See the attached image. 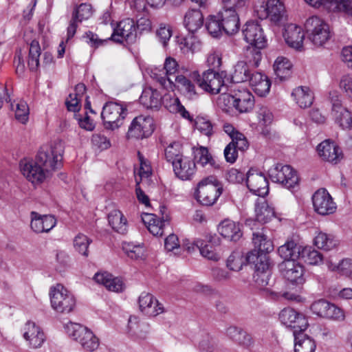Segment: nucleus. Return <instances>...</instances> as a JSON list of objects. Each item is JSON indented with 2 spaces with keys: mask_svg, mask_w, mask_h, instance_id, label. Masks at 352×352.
Here are the masks:
<instances>
[{
  "mask_svg": "<svg viewBox=\"0 0 352 352\" xmlns=\"http://www.w3.org/2000/svg\"><path fill=\"white\" fill-rule=\"evenodd\" d=\"M92 242L86 235L78 234L74 239V246L76 251L85 256H88V248Z\"/></svg>",
  "mask_w": 352,
  "mask_h": 352,
  "instance_id": "obj_59",
  "label": "nucleus"
},
{
  "mask_svg": "<svg viewBox=\"0 0 352 352\" xmlns=\"http://www.w3.org/2000/svg\"><path fill=\"white\" fill-rule=\"evenodd\" d=\"M63 146L60 141L52 144H45L40 148L36 160L51 175L52 172L61 166Z\"/></svg>",
  "mask_w": 352,
  "mask_h": 352,
  "instance_id": "obj_2",
  "label": "nucleus"
},
{
  "mask_svg": "<svg viewBox=\"0 0 352 352\" xmlns=\"http://www.w3.org/2000/svg\"><path fill=\"white\" fill-rule=\"evenodd\" d=\"M179 65L176 60L172 57H167L164 63L162 70L157 68L151 72V76L165 89L172 88L173 76L178 74Z\"/></svg>",
  "mask_w": 352,
  "mask_h": 352,
  "instance_id": "obj_9",
  "label": "nucleus"
},
{
  "mask_svg": "<svg viewBox=\"0 0 352 352\" xmlns=\"http://www.w3.org/2000/svg\"><path fill=\"white\" fill-rule=\"evenodd\" d=\"M305 29L309 40L315 46H322L330 38L328 24L317 16H310L306 20Z\"/></svg>",
  "mask_w": 352,
  "mask_h": 352,
  "instance_id": "obj_6",
  "label": "nucleus"
},
{
  "mask_svg": "<svg viewBox=\"0 0 352 352\" xmlns=\"http://www.w3.org/2000/svg\"><path fill=\"white\" fill-rule=\"evenodd\" d=\"M275 74L280 80H284L292 74V64L285 57H278L274 64Z\"/></svg>",
  "mask_w": 352,
  "mask_h": 352,
  "instance_id": "obj_46",
  "label": "nucleus"
},
{
  "mask_svg": "<svg viewBox=\"0 0 352 352\" xmlns=\"http://www.w3.org/2000/svg\"><path fill=\"white\" fill-rule=\"evenodd\" d=\"M248 262L254 265V273L253 279L256 286L261 289H265L270 285L271 270L268 257L265 256H257L252 253L247 256Z\"/></svg>",
  "mask_w": 352,
  "mask_h": 352,
  "instance_id": "obj_8",
  "label": "nucleus"
},
{
  "mask_svg": "<svg viewBox=\"0 0 352 352\" xmlns=\"http://www.w3.org/2000/svg\"><path fill=\"white\" fill-rule=\"evenodd\" d=\"M292 96L301 108H307L313 103L314 96L307 87H298L294 89Z\"/></svg>",
  "mask_w": 352,
  "mask_h": 352,
  "instance_id": "obj_41",
  "label": "nucleus"
},
{
  "mask_svg": "<svg viewBox=\"0 0 352 352\" xmlns=\"http://www.w3.org/2000/svg\"><path fill=\"white\" fill-rule=\"evenodd\" d=\"M173 78L174 86L188 98L193 99L197 96L196 87L190 79L182 74H177Z\"/></svg>",
  "mask_w": 352,
  "mask_h": 352,
  "instance_id": "obj_38",
  "label": "nucleus"
},
{
  "mask_svg": "<svg viewBox=\"0 0 352 352\" xmlns=\"http://www.w3.org/2000/svg\"><path fill=\"white\" fill-rule=\"evenodd\" d=\"M234 94H222L217 99V103L218 107L225 112H228L232 108L235 109V102Z\"/></svg>",
  "mask_w": 352,
  "mask_h": 352,
  "instance_id": "obj_63",
  "label": "nucleus"
},
{
  "mask_svg": "<svg viewBox=\"0 0 352 352\" xmlns=\"http://www.w3.org/2000/svg\"><path fill=\"white\" fill-rule=\"evenodd\" d=\"M22 331L23 338L30 348L41 347L46 340L43 329L34 322L28 321L23 327Z\"/></svg>",
  "mask_w": 352,
  "mask_h": 352,
  "instance_id": "obj_19",
  "label": "nucleus"
},
{
  "mask_svg": "<svg viewBox=\"0 0 352 352\" xmlns=\"http://www.w3.org/2000/svg\"><path fill=\"white\" fill-rule=\"evenodd\" d=\"M223 9L234 10L243 12L248 8L249 0H221Z\"/></svg>",
  "mask_w": 352,
  "mask_h": 352,
  "instance_id": "obj_64",
  "label": "nucleus"
},
{
  "mask_svg": "<svg viewBox=\"0 0 352 352\" xmlns=\"http://www.w3.org/2000/svg\"><path fill=\"white\" fill-rule=\"evenodd\" d=\"M109 223L116 232L125 234L127 232V220L119 210H112L108 215Z\"/></svg>",
  "mask_w": 352,
  "mask_h": 352,
  "instance_id": "obj_43",
  "label": "nucleus"
},
{
  "mask_svg": "<svg viewBox=\"0 0 352 352\" xmlns=\"http://www.w3.org/2000/svg\"><path fill=\"white\" fill-rule=\"evenodd\" d=\"M315 8L322 6L330 12H344L352 14V0H305Z\"/></svg>",
  "mask_w": 352,
  "mask_h": 352,
  "instance_id": "obj_23",
  "label": "nucleus"
},
{
  "mask_svg": "<svg viewBox=\"0 0 352 352\" xmlns=\"http://www.w3.org/2000/svg\"><path fill=\"white\" fill-rule=\"evenodd\" d=\"M314 245L319 249L329 251L336 246L337 241L332 235L320 232L314 239Z\"/></svg>",
  "mask_w": 352,
  "mask_h": 352,
  "instance_id": "obj_51",
  "label": "nucleus"
},
{
  "mask_svg": "<svg viewBox=\"0 0 352 352\" xmlns=\"http://www.w3.org/2000/svg\"><path fill=\"white\" fill-rule=\"evenodd\" d=\"M94 280L99 284L103 285L108 290L114 292H120L124 290V284L118 277H114L108 272L96 273Z\"/></svg>",
  "mask_w": 352,
  "mask_h": 352,
  "instance_id": "obj_32",
  "label": "nucleus"
},
{
  "mask_svg": "<svg viewBox=\"0 0 352 352\" xmlns=\"http://www.w3.org/2000/svg\"><path fill=\"white\" fill-rule=\"evenodd\" d=\"M319 156L324 161L337 164L343 157L340 147L329 140L322 142L317 147Z\"/></svg>",
  "mask_w": 352,
  "mask_h": 352,
  "instance_id": "obj_25",
  "label": "nucleus"
},
{
  "mask_svg": "<svg viewBox=\"0 0 352 352\" xmlns=\"http://www.w3.org/2000/svg\"><path fill=\"white\" fill-rule=\"evenodd\" d=\"M41 47L38 41L34 40L30 43L29 51L28 66L32 71L37 70L39 65Z\"/></svg>",
  "mask_w": 352,
  "mask_h": 352,
  "instance_id": "obj_55",
  "label": "nucleus"
},
{
  "mask_svg": "<svg viewBox=\"0 0 352 352\" xmlns=\"http://www.w3.org/2000/svg\"><path fill=\"white\" fill-rule=\"evenodd\" d=\"M260 19L269 18L275 23L279 22L284 14L285 7L281 0H267L265 5L256 8Z\"/></svg>",
  "mask_w": 352,
  "mask_h": 352,
  "instance_id": "obj_22",
  "label": "nucleus"
},
{
  "mask_svg": "<svg viewBox=\"0 0 352 352\" xmlns=\"http://www.w3.org/2000/svg\"><path fill=\"white\" fill-rule=\"evenodd\" d=\"M279 319L284 325L293 330V335L305 331L308 327V321L305 316L292 308L283 309L279 314Z\"/></svg>",
  "mask_w": 352,
  "mask_h": 352,
  "instance_id": "obj_14",
  "label": "nucleus"
},
{
  "mask_svg": "<svg viewBox=\"0 0 352 352\" xmlns=\"http://www.w3.org/2000/svg\"><path fill=\"white\" fill-rule=\"evenodd\" d=\"M122 249L127 256L132 259H138L144 256V248L140 245H134L133 243H123Z\"/></svg>",
  "mask_w": 352,
  "mask_h": 352,
  "instance_id": "obj_60",
  "label": "nucleus"
},
{
  "mask_svg": "<svg viewBox=\"0 0 352 352\" xmlns=\"http://www.w3.org/2000/svg\"><path fill=\"white\" fill-rule=\"evenodd\" d=\"M302 247L294 240L287 241L278 248V252L284 261H296L301 255Z\"/></svg>",
  "mask_w": 352,
  "mask_h": 352,
  "instance_id": "obj_37",
  "label": "nucleus"
},
{
  "mask_svg": "<svg viewBox=\"0 0 352 352\" xmlns=\"http://www.w3.org/2000/svg\"><path fill=\"white\" fill-rule=\"evenodd\" d=\"M50 297L52 307L58 313H70L76 306L74 295L61 284L50 287Z\"/></svg>",
  "mask_w": 352,
  "mask_h": 352,
  "instance_id": "obj_4",
  "label": "nucleus"
},
{
  "mask_svg": "<svg viewBox=\"0 0 352 352\" xmlns=\"http://www.w3.org/2000/svg\"><path fill=\"white\" fill-rule=\"evenodd\" d=\"M283 37L289 47L297 50L302 49L305 34L301 27L293 23L287 25L283 32Z\"/></svg>",
  "mask_w": 352,
  "mask_h": 352,
  "instance_id": "obj_26",
  "label": "nucleus"
},
{
  "mask_svg": "<svg viewBox=\"0 0 352 352\" xmlns=\"http://www.w3.org/2000/svg\"><path fill=\"white\" fill-rule=\"evenodd\" d=\"M206 27L208 33L213 37H219L221 35L223 28L219 13L208 19Z\"/></svg>",
  "mask_w": 352,
  "mask_h": 352,
  "instance_id": "obj_54",
  "label": "nucleus"
},
{
  "mask_svg": "<svg viewBox=\"0 0 352 352\" xmlns=\"http://www.w3.org/2000/svg\"><path fill=\"white\" fill-rule=\"evenodd\" d=\"M300 257L309 265H318L322 261V255L311 247L302 248Z\"/></svg>",
  "mask_w": 352,
  "mask_h": 352,
  "instance_id": "obj_56",
  "label": "nucleus"
},
{
  "mask_svg": "<svg viewBox=\"0 0 352 352\" xmlns=\"http://www.w3.org/2000/svg\"><path fill=\"white\" fill-rule=\"evenodd\" d=\"M235 109L240 113H247L252 109L254 105L253 95L247 89L234 90Z\"/></svg>",
  "mask_w": 352,
  "mask_h": 352,
  "instance_id": "obj_30",
  "label": "nucleus"
},
{
  "mask_svg": "<svg viewBox=\"0 0 352 352\" xmlns=\"http://www.w3.org/2000/svg\"><path fill=\"white\" fill-rule=\"evenodd\" d=\"M67 333L81 346L89 351L96 350L99 346V340L87 327L78 323L69 322L65 327Z\"/></svg>",
  "mask_w": 352,
  "mask_h": 352,
  "instance_id": "obj_5",
  "label": "nucleus"
},
{
  "mask_svg": "<svg viewBox=\"0 0 352 352\" xmlns=\"http://www.w3.org/2000/svg\"><path fill=\"white\" fill-rule=\"evenodd\" d=\"M162 94L151 87L145 88L140 97V102L147 109H157L162 102Z\"/></svg>",
  "mask_w": 352,
  "mask_h": 352,
  "instance_id": "obj_36",
  "label": "nucleus"
},
{
  "mask_svg": "<svg viewBox=\"0 0 352 352\" xmlns=\"http://www.w3.org/2000/svg\"><path fill=\"white\" fill-rule=\"evenodd\" d=\"M178 42L181 50L184 53L188 52L195 53L200 51L201 48V41L192 34L179 38Z\"/></svg>",
  "mask_w": 352,
  "mask_h": 352,
  "instance_id": "obj_47",
  "label": "nucleus"
},
{
  "mask_svg": "<svg viewBox=\"0 0 352 352\" xmlns=\"http://www.w3.org/2000/svg\"><path fill=\"white\" fill-rule=\"evenodd\" d=\"M294 352H315L316 344L315 340L300 331L294 335Z\"/></svg>",
  "mask_w": 352,
  "mask_h": 352,
  "instance_id": "obj_39",
  "label": "nucleus"
},
{
  "mask_svg": "<svg viewBox=\"0 0 352 352\" xmlns=\"http://www.w3.org/2000/svg\"><path fill=\"white\" fill-rule=\"evenodd\" d=\"M218 345V340L208 333L202 335L198 343L201 352H217Z\"/></svg>",
  "mask_w": 352,
  "mask_h": 352,
  "instance_id": "obj_53",
  "label": "nucleus"
},
{
  "mask_svg": "<svg viewBox=\"0 0 352 352\" xmlns=\"http://www.w3.org/2000/svg\"><path fill=\"white\" fill-rule=\"evenodd\" d=\"M249 263L247 260V256L245 257L243 254L239 251L233 252L227 260V267L232 271H239L246 263Z\"/></svg>",
  "mask_w": 352,
  "mask_h": 352,
  "instance_id": "obj_52",
  "label": "nucleus"
},
{
  "mask_svg": "<svg viewBox=\"0 0 352 352\" xmlns=\"http://www.w3.org/2000/svg\"><path fill=\"white\" fill-rule=\"evenodd\" d=\"M154 131V122L151 116H139L135 117L129 128V138L142 139L149 137Z\"/></svg>",
  "mask_w": 352,
  "mask_h": 352,
  "instance_id": "obj_11",
  "label": "nucleus"
},
{
  "mask_svg": "<svg viewBox=\"0 0 352 352\" xmlns=\"http://www.w3.org/2000/svg\"><path fill=\"white\" fill-rule=\"evenodd\" d=\"M176 177L182 180H190L196 171L195 162L188 157L184 156L173 164Z\"/></svg>",
  "mask_w": 352,
  "mask_h": 352,
  "instance_id": "obj_29",
  "label": "nucleus"
},
{
  "mask_svg": "<svg viewBox=\"0 0 352 352\" xmlns=\"http://www.w3.org/2000/svg\"><path fill=\"white\" fill-rule=\"evenodd\" d=\"M241 12L234 10L222 9L219 16L222 23L223 32L229 35L236 33L240 28L239 14Z\"/></svg>",
  "mask_w": 352,
  "mask_h": 352,
  "instance_id": "obj_27",
  "label": "nucleus"
},
{
  "mask_svg": "<svg viewBox=\"0 0 352 352\" xmlns=\"http://www.w3.org/2000/svg\"><path fill=\"white\" fill-rule=\"evenodd\" d=\"M246 184L254 194L264 197L269 192L268 181L265 175L256 169L250 168L246 174Z\"/></svg>",
  "mask_w": 352,
  "mask_h": 352,
  "instance_id": "obj_16",
  "label": "nucleus"
},
{
  "mask_svg": "<svg viewBox=\"0 0 352 352\" xmlns=\"http://www.w3.org/2000/svg\"><path fill=\"white\" fill-rule=\"evenodd\" d=\"M139 309L144 315L154 317L165 311L164 307L151 294L142 292L138 298Z\"/></svg>",
  "mask_w": 352,
  "mask_h": 352,
  "instance_id": "obj_21",
  "label": "nucleus"
},
{
  "mask_svg": "<svg viewBox=\"0 0 352 352\" xmlns=\"http://www.w3.org/2000/svg\"><path fill=\"white\" fill-rule=\"evenodd\" d=\"M226 335L230 340L239 345L249 346L252 344L251 335L240 327H229L226 330Z\"/></svg>",
  "mask_w": 352,
  "mask_h": 352,
  "instance_id": "obj_35",
  "label": "nucleus"
},
{
  "mask_svg": "<svg viewBox=\"0 0 352 352\" xmlns=\"http://www.w3.org/2000/svg\"><path fill=\"white\" fill-rule=\"evenodd\" d=\"M223 131L231 138L232 141L230 142H235L240 151H244L248 148V142L246 138L243 133L236 131L232 124L228 123L224 124Z\"/></svg>",
  "mask_w": 352,
  "mask_h": 352,
  "instance_id": "obj_44",
  "label": "nucleus"
},
{
  "mask_svg": "<svg viewBox=\"0 0 352 352\" xmlns=\"http://www.w3.org/2000/svg\"><path fill=\"white\" fill-rule=\"evenodd\" d=\"M256 220L264 224L268 222L274 216V208L269 206L264 199H258L255 205Z\"/></svg>",
  "mask_w": 352,
  "mask_h": 352,
  "instance_id": "obj_42",
  "label": "nucleus"
},
{
  "mask_svg": "<svg viewBox=\"0 0 352 352\" xmlns=\"http://www.w3.org/2000/svg\"><path fill=\"white\" fill-rule=\"evenodd\" d=\"M142 220L148 231L154 236H162L165 228L169 226V221L167 219H160L153 214L144 213L142 216Z\"/></svg>",
  "mask_w": 352,
  "mask_h": 352,
  "instance_id": "obj_31",
  "label": "nucleus"
},
{
  "mask_svg": "<svg viewBox=\"0 0 352 352\" xmlns=\"http://www.w3.org/2000/svg\"><path fill=\"white\" fill-rule=\"evenodd\" d=\"M332 104L331 115L335 122L343 129L352 128L351 113L342 106L340 97L336 93L330 94Z\"/></svg>",
  "mask_w": 352,
  "mask_h": 352,
  "instance_id": "obj_15",
  "label": "nucleus"
},
{
  "mask_svg": "<svg viewBox=\"0 0 352 352\" xmlns=\"http://www.w3.org/2000/svg\"><path fill=\"white\" fill-rule=\"evenodd\" d=\"M261 49L258 47L250 46L248 47L245 52V60L243 61L251 69L256 68L260 64L262 58Z\"/></svg>",
  "mask_w": 352,
  "mask_h": 352,
  "instance_id": "obj_48",
  "label": "nucleus"
},
{
  "mask_svg": "<svg viewBox=\"0 0 352 352\" xmlns=\"http://www.w3.org/2000/svg\"><path fill=\"white\" fill-rule=\"evenodd\" d=\"M195 245L199 248L201 254L204 257L212 261H218L220 258L216 248L210 241L204 245L201 241H197Z\"/></svg>",
  "mask_w": 352,
  "mask_h": 352,
  "instance_id": "obj_57",
  "label": "nucleus"
},
{
  "mask_svg": "<svg viewBox=\"0 0 352 352\" xmlns=\"http://www.w3.org/2000/svg\"><path fill=\"white\" fill-rule=\"evenodd\" d=\"M195 157L197 159V163L202 166L210 164L214 168H219L220 165L210 154L207 148L200 146L197 149L195 153Z\"/></svg>",
  "mask_w": 352,
  "mask_h": 352,
  "instance_id": "obj_50",
  "label": "nucleus"
},
{
  "mask_svg": "<svg viewBox=\"0 0 352 352\" xmlns=\"http://www.w3.org/2000/svg\"><path fill=\"white\" fill-rule=\"evenodd\" d=\"M20 169L24 177L34 184H41L50 177L48 170L40 165L36 160H22L20 162Z\"/></svg>",
  "mask_w": 352,
  "mask_h": 352,
  "instance_id": "obj_12",
  "label": "nucleus"
},
{
  "mask_svg": "<svg viewBox=\"0 0 352 352\" xmlns=\"http://www.w3.org/2000/svg\"><path fill=\"white\" fill-rule=\"evenodd\" d=\"M222 189V185L217 177L209 176L198 184L196 198L204 206H212L221 195Z\"/></svg>",
  "mask_w": 352,
  "mask_h": 352,
  "instance_id": "obj_3",
  "label": "nucleus"
},
{
  "mask_svg": "<svg viewBox=\"0 0 352 352\" xmlns=\"http://www.w3.org/2000/svg\"><path fill=\"white\" fill-rule=\"evenodd\" d=\"M279 269L282 275L292 283L302 285L304 283L303 267L296 261H283L279 264Z\"/></svg>",
  "mask_w": 352,
  "mask_h": 352,
  "instance_id": "obj_20",
  "label": "nucleus"
},
{
  "mask_svg": "<svg viewBox=\"0 0 352 352\" xmlns=\"http://www.w3.org/2000/svg\"><path fill=\"white\" fill-rule=\"evenodd\" d=\"M30 226L36 233L50 232L56 224V220L52 215H41L36 212H32Z\"/></svg>",
  "mask_w": 352,
  "mask_h": 352,
  "instance_id": "obj_28",
  "label": "nucleus"
},
{
  "mask_svg": "<svg viewBox=\"0 0 352 352\" xmlns=\"http://www.w3.org/2000/svg\"><path fill=\"white\" fill-rule=\"evenodd\" d=\"M252 243L254 248L250 251L247 256L250 255L252 253L258 256H267V254L274 250L272 241L267 238L263 232V228L261 232H254L252 234Z\"/></svg>",
  "mask_w": 352,
  "mask_h": 352,
  "instance_id": "obj_24",
  "label": "nucleus"
},
{
  "mask_svg": "<svg viewBox=\"0 0 352 352\" xmlns=\"http://www.w3.org/2000/svg\"><path fill=\"white\" fill-rule=\"evenodd\" d=\"M310 309L314 314L327 320L342 321L345 317L341 308L324 299L314 301Z\"/></svg>",
  "mask_w": 352,
  "mask_h": 352,
  "instance_id": "obj_10",
  "label": "nucleus"
},
{
  "mask_svg": "<svg viewBox=\"0 0 352 352\" xmlns=\"http://www.w3.org/2000/svg\"><path fill=\"white\" fill-rule=\"evenodd\" d=\"M245 41L251 46L264 48L267 39L261 25L253 21H248L243 29Z\"/></svg>",
  "mask_w": 352,
  "mask_h": 352,
  "instance_id": "obj_18",
  "label": "nucleus"
},
{
  "mask_svg": "<svg viewBox=\"0 0 352 352\" xmlns=\"http://www.w3.org/2000/svg\"><path fill=\"white\" fill-rule=\"evenodd\" d=\"M127 113L124 104L115 102H107L101 113L104 126L107 129L115 130L122 124Z\"/></svg>",
  "mask_w": 352,
  "mask_h": 352,
  "instance_id": "obj_7",
  "label": "nucleus"
},
{
  "mask_svg": "<svg viewBox=\"0 0 352 352\" xmlns=\"http://www.w3.org/2000/svg\"><path fill=\"white\" fill-rule=\"evenodd\" d=\"M225 77L224 72H218L213 69H208L201 75L197 71L190 74V78L199 87L211 94H217L221 91L224 87Z\"/></svg>",
  "mask_w": 352,
  "mask_h": 352,
  "instance_id": "obj_1",
  "label": "nucleus"
},
{
  "mask_svg": "<svg viewBox=\"0 0 352 352\" xmlns=\"http://www.w3.org/2000/svg\"><path fill=\"white\" fill-rule=\"evenodd\" d=\"M93 14L91 5L87 3L80 4L73 12L72 17L82 22L83 20L89 19Z\"/></svg>",
  "mask_w": 352,
  "mask_h": 352,
  "instance_id": "obj_62",
  "label": "nucleus"
},
{
  "mask_svg": "<svg viewBox=\"0 0 352 352\" xmlns=\"http://www.w3.org/2000/svg\"><path fill=\"white\" fill-rule=\"evenodd\" d=\"M140 159V168L138 173V175H135V178L137 177L138 181L142 182L144 180H147L151 175V167L148 161H146L143 156L138 153ZM135 174L136 172L135 171Z\"/></svg>",
  "mask_w": 352,
  "mask_h": 352,
  "instance_id": "obj_61",
  "label": "nucleus"
},
{
  "mask_svg": "<svg viewBox=\"0 0 352 352\" xmlns=\"http://www.w3.org/2000/svg\"><path fill=\"white\" fill-rule=\"evenodd\" d=\"M164 155L166 160L173 165L175 162L184 157L181 144L178 142L171 143L166 148Z\"/></svg>",
  "mask_w": 352,
  "mask_h": 352,
  "instance_id": "obj_58",
  "label": "nucleus"
},
{
  "mask_svg": "<svg viewBox=\"0 0 352 352\" xmlns=\"http://www.w3.org/2000/svg\"><path fill=\"white\" fill-rule=\"evenodd\" d=\"M203 23L204 16L199 10L190 9L184 15V24L190 32H194L201 28Z\"/></svg>",
  "mask_w": 352,
  "mask_h": 352,
  "instance_id": "obj_40",
  "label": "nucleus"
},
{
  "mask_svg": "<svg viewBox=\"0 0 352 352\" xmlns=\"http://www.w3.org/2000/svg\"><path fill=\"white\" fill-rule=\"evenodd\" d=\"M314 211L320 215L333 214L337 208L336 204L325 188H320L312 196Z\"/></svg>",
  "mask_w": 352,
  "mask_h": 352,
  "instance_id": "obj_13",
  "label": "nucleus"
},
{
  "mask_svg": "<svg viewBox=\"0 0 352 352\" xmlns=\"http://www.w3.org/2000/svg\"><path fill=\"white\" fill-rule=\"evenodd\" d=\"M251 68L243 61H238L234 67L231 79L233 82L239 83L248 81L252 74Z\"/></svg>",
  "mask_w": 352,
  "mask_h": 352,
  "instance_id": "obj_45",
  "label": "nucleus"
},
{
  "mask_svg": "<svg viewBox=\"0 0 352 352\" xmlns=\"http://www.w3.org/2000/svg\"><path fill=\"white\" fill-rule=\"evenodd\" d=\"M219 234L230 241H237L242 236L241 226L230 219L223 221L218 227Z\"/></svg>",
  "mask_w": 352,
  "mask_h": 352,
  "instance_id": "obj_34",
  "label": "nucleus"
},
{
  "mask_svg": "<svg viewBox=\"0 0 352 352\" xmlns=\"http://www.w3.org/2000/svg\"><path fill=\"white\" fill-rule=\"evenodd\" d=\"M269 175L273 182L281 184L284 182L286 174L291 173V166L289 165H283L277 164L269 170Z\"/></svg>",
  "mask_w": 352,
  "mask_h": 352,
  "instance_id": "obj_49",
  "label": "nucleus"
},
{
  "mask_svg": "<svg viewBox=\"0 0 352 352\" xmlns=\"http://www.w3.org/2000/svg\"><path fill=\"white\" fill-rule=\"evenodd\" d=\"M248 81L259 96H264L269 93L271 82L265 75L260 72H252Z\"/></svg>",
  "mask_w": 352,
  "mask_h": 352,
  "instance_id": "obj_33",
  "label": "nucleus"
},
{
  "mask_svg": "<svg viewBox=\"0 0 352 352\" xmlns=\"http://www.w3.org/2000/svg\"><path fill=\"white\" fill-rule=\"evenodd\" d=\"M136 25L131 19H126L120 21L111 35L113 41L118 43L126 41L133 43L136 39Z\"/></svg>",
  "mask_w": 352,
  "mask_h": 352,
  "instance_id": "obj_17",
  "label": "nucleus"
}]
</instances>
